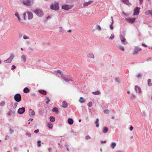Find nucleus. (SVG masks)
<instances>
[{
	"label": "nucleus",
	"instance_id": "obj_27",
	"mask_svg": "<svg viewBox=\"0 0 152 152\" xmlns=\"http://www.w3.org/2000/svg\"><path fill=\"white\" fill-rule=\"evenodd\" d=\"M47 126L49 128H50V129H52V128L53 127L52 124L51 123H48L47 125Z\"/></svg>",
	"mask_w": 152,
	"mask_h": 152
},
{
	"label": "nucleus",
	"instance_id": "obj_47",
	"mask_svg": "<svg viewBox=\"0 0 152 152\" xmlns=\"http://www.w3.org/2000/svg\"><path fill=\"white\" fill-rule=\"evenodd\" d=\"M10 132V134H12L14 132V130L13 129H9Z\"/></svg>",
	"mask_w": 152,
	"mask_h": 152
},
{
	"label": "nucleus",
	"instance_id": "obj_1",
	"mask_svg": "<svg viewBox=\"0 0 152 152\" xmlns=\"http://www.w3.org/2000/svg\"><path fill=\"white\" fill-rule=\"evenodd\" d=\"M27 15L28 19L29 20L31 19L33 17V14L31 12L28 11H27L26 13H25L23 14V16L24 20L26 19V16Z\"/></svg>",
	"mask_w": 152,
	"mask_h": 152
},
{
	"label": "nucleus",
	"instance_id": "obj_16",
	"mask_svg": "<svg viewBox=\"0 0 152 152\" xmlns=\"http://www.w3.org/2000/svg\"><path fill=\"white\" fill-rule=\"evenodd\" d=\"M79 101L81 103H83L86 102V100L83 97H80L79 100Z\"/></svg>",
	"mask_w": 152,
	"mask_h": 152
},
{
	"label": "nucleus",
	"instance_id": "obj_62",
	"mask_svg": "<svg viewBox=\"0 0 152 152\" xmlns=\"http://www.w3.org/2000/svg\"><path fill=\"white\" fill-rule=\"evenodd\" d=\"M133 129V127L132 126H131V127L129 128L130 130L131 131H132V130Z\"/></svg>",
	"mask_w": 152,
	"mask_h": 152
},
{
	"label": "nucleus",
	"instance_id": "obj_10",
	"mask_svg": "<svg viewBox=\"0 0 152 152\" xmlns=\"http://www.w3.org/2000/svg\"><path fill=\"white\" fill-rule=\"evenodd\" d=\"M141 50V48L139 47H136L134 50V52L133 53V55H135L138 53L139 51H140Z\"/></svg>",
	"mask_w": 152,
	"mask_h": 152
},
{
	"label": "nucleus",
	"instance_id": "obj_19",
	"mask_svg": "<svg viewBox=\"0 0 152 152\" xmlns=\"http://www.w3.org/2000/svg\"><path fill=\"white\" fill-rule=\"evenodd\" d=\"M108 131V129L107 127H104L102 129V132L104 133H107Z\"/></svg>",
	"mask_w": 152,
	"mask_h": 152
},
{
	"label": "nucleus",
	"instance_id": "obj_22",
	"mask_svg": "<svg viewBox=\"0 0 152 152\" xmlns=\"http://www.w3.org/2000/svg\"><path fill=\"white\" fill-rule=\"evenodd\" d=\"M92 93L95 95H98L100 94H101V92L99 91H97L95 92H92Z\"/></svg>",
	"mask_w": 152,
	"mask_h": 152
},
{
	"label": "nucleus",
	"instance_id": "obj_35",
	"mask_svg": "<svg viewBox=\"0 0 152 152\" xmlns=\"http://www.w3.org/2000/svg\"><path fill=\"white\" fill-rule=\"evenodd\" d=\"M151 11H150V10H148L145 12V14L147 15L149 14H151Z\"/></svg>",
	"mask_w": 152,
	"mask_h": 152
},
{
	"label": "nucleus",
	"instance_id": "obj_55",
	"mask_svg": "<svg viewBox=\"0 0 152 152\" xmlns=\"http://www.w3.org/2000/svg\"><path fill=\"white\" fill-rule=\"evenodd\" d=\"M28 49L30 50V51H33L34 50V49H33V48H31V47H29V48H28Z\"/></svg>",
	"mask_w": 152,
	"mask_h": 152
},
{
	"label": "nucleus",
	"instance_id": "obj_26",
	"mask_svg": "<svg viewBox=\"0 0 152 152\" xmlns=\"http://www.w3.org/2000/svg\"><path fill=\"white\" fill-rule=\"evenodd\" d=\"M49 119L50 121L52 122H53L55 121V118L53 116H51L50 117Z\"/></svg>",
	"mask_w": 152,
	"mask_h": 152
},
{
	"label": "nucleus",
	"instance_id": "obj_54",
	"mask_svg": "<svg viewBox=\"0 0 152 152\" xmlns=\"http://www.w3.org/2000/svg\"><path fill=\"white\" fill-rule=\"evenodd\" d=\"M16 68V66H15L14 65H13L12 66V67L11 68L12 70H14Z\"/></svg>",
	"mask_w": 152,
	"mask_h": 152
},
{
	"label": "nucleus",
	"instance_id": "obj_63",
	"mask_svg": "<svg viewBox=\"0 0 152 152\" xmlns=\"http://www.w3.org/2000/svg\"><path fill=\"white\" fill-rule=\"evenodd\" d=\"M142 45L144 47H147V45L144 43H142Z\"/></svg>",
	"mask_w": 152,
	"mask_h": 152
},
{
	"label": "nucleus",
	"instance_id": "obj_43",
	"mask_svg": "<svg viewBox=\"0 0 152 152\" xmlns=\"http://www.w3.org/2000/svg\"><path fill=\"white\" fill-rule=\"evenodd\" d=\"M119 48L122 51H124V47L122 46H119Z\"/></svg>",
	"mask_w": 152,
	"mask_h": 152
},
{
	"label": "nucleus",
	"instance_id": "obj_33",
	"mask_svg": "<svg viewBox=\"0 0 152 152\" xmlns=\"http://www.w3.org/2000/svg\"><path fill=\"white\" fill-rule=\"evenodd\" d=\"M21 59L24 62L26 61V58L24 55H23L21 56Z\"/></svg>",
	"mask_w": 152,
	"mask_h": 152
},
{
	"label": "nucleus",
	"instance_id": "obj_58",
	"mask_svg": "<svg viewBox=\"0 0 152 152\" xmlns=\"http://www.w3.org/2000/svg\"><path fill=\"white\" fill-rule=\"evenodd\" d=\"M71 133H73L75 135L76 134V133L74 132V131L73 130H72L70 132Z\"/></svg>",
	"mask_w": 152,
	"mask_h": 152
},
{
	"label": "nucleus",
	"instance_id": "obj_11",
	"mask_svg": "<svg viewBox=\"0 0 152 152\" xmlns=\"http://www.w3.org/2000/svg\"><path fill=\"white\" fill-rule=\"evenodd\" d=\"M135 90L137 93H140L141 92V90L140 87L137 86H135Z\"/></svg>",
	"mask_w": 152,
	"mask_h": 152
},
{
	"label": "nucleus",
	"instance_id": "obj_42",
	"mask_svg": "<svg viewBox=\"0 0 152 152\" xmlns=\"http://www.w3.org/2000/svg\"><path fill=\"white\" fill-rule=\"evenodd\" d=\"M115 81L117 83H120V81L118 77H116L115 78Z\"/></svg>",
	"mask_w": 152,
	"mask_h": 152
},
{
	"label": "nucleus",
	"instance_id": "obj_37",
	"mask_svg": "<svg viewBox=\"0 0 152 152\" xmlns=\"http://www.w3.org/2000/svg\"><path fill=\"white\" fill-rule=\"evenodd\" d=\"M125 4H128L129 3L128 0H121Z\"/></svg>",
	"mask_w": 152,
	"mask_h": 152
},
{
	"label": "nucleus",
	"instance_id": "obj_64",
	"mask_svg": "<svg viewBox=\"0 0 152 152\" xmlns=\"http://www.w3.org/2000/svg\"><path fill=\"white\" fill-rule=\"evenodd\" d=\"M13 102H11L10 103V106L11 107H12L13 106Z\"/></svg>",
	"mask_w": 152,
	"mask_h": 152
},
{
	"label": "nucleus",
	"instance_id": "obj_12",
	"mask_svg": "<svg viewBox=\"0 0 152 152\" xmlns=\"http://www.w3.org/2000/svg\"><path fill=\"white\" fill-rule=\"evenodd\" d=\"M126 20L129 23H133L135 21V18H126Z\"/></svg>",
	"mask_w": 152,
	"mask_h": 152
},
{
	"label": "nucleus",
	"instance_id": "obj_9",
	"mask_svg": "<svg viewBox=\"0 0 152 152\" xmlns=\"http://www.w3.org/2000/svg\"><path fill=\"white\" fill-rule=\"evenodd\" d=\"M25 109L24 107L19 108L18 111V113L20 115L23 114L25 112Z\"/></svg>",
	"mask_w": 152,
	"mask_h": 152
},
{
	"label": "nucleus",
	"instance_id": "obj_59",
	"mask_svg": "<svg viewBox=\"0 0 152 152\" xmlns=\"http://www.w3.org/2000/svg\"><path fill=\"white\" fill-rule=\"evenodd\" d=\"M50 101V99H48V100L46 102V103L47 104H48L49 102Z\"/></svg>",
	"mask_w": 152,
	"mask_h": 152
},
{
	"label": "nucleus",
	"instance_id": "obj_40",
	"mask_svg": "<svg viewBox=\"0 0 152 152\" xmlns=\"http://www.w3.org/2000/svg\"><path fill=\"white\" fill-rule=\"evenodd\" d=\"M37 146L38 147H40L41 146V141L40 140H38L37 141Z\"/></svg>",
	"mask_w": 152,
	"mask_h": 152
},
{
	"label": "nucleus",
	"instance_id": "obj_23",
	"mask_svg": "<svg viewBox=\"0 0 152 152\" xmlns=\"http://www.w3.org/2000/svg\"><path fill=\"white\" fill-rule=\"evenodd\" d=\"M87 57L90 58H94V56L93 54L92 53H89L87 56Z\"/></svg>",
	"mask_w": 152,
	"mask_h": 152
},
{
	"label": "nucleus",
	"instance_id": "obj_56",
	"mask_svg": "<svg viewBox=\"0 0 152 152\" xmlns=\"http://www.w3.org/2000/svg\"><path fill=\"white\" fill-rule=\"evenodd\" d=\"M39 132V130L38 129H36L34 131V133H37Z\"/></svg>",
	"mask_w": 152,
	"mask_h": 152
},
{
	"label": "nucleus",
	"instance_id": "obj_46",
	"mask_svg": "<svg viewBox=\"0 0 152 152\" xmlns=\"http://www.w3.org/2000/svg\"><path fill=\"white\" fill-rule=\"evenodd\" d=\"M104 112L105 113L107 114L109 113V111L108 110H104Z\"/></svg>",
	"mask_w": 152,
	"mask_h": 152
},
{
	"label": "nucleus",
	"instance_id": "obj_30",
	"mask_svg": "<svg viewBox=\"0 0 152 152\" xmlns=\"http://www.w3.org/2000/svg\"><path fill=\"white\" fill-rule=\"evenodd\" d=\"M15 15L16 16L18 19V20L20 22L21 21V19H20V18L19 16L18 15V13H16Z\"/></svg>",
	"mask_w": 152,
	"mask_h": 152
},
{
	"label": "nucleus",
	"instance_id": "obj_38",
	"mask_svg": "<svg viewBox=\"0 0 152 152\" xmlns=\"http://www.w3.org/2000/svg\"><path fill=\"white\" fill-rule=\"evenodd\" d=\"M5 104V102L4 101H2L0 103V105L1 106H3Z\"/></svg>",
	"mask_w": 152,
	"mask_h": 152
},
{
	"label": "nucleus",
	"instance_id": "obj_6",
	"mask_svg": "<svg viewBox=\"0 0 152 152\" xmlns=\"http://www.w3.org/2000/svg\"><path fill=\"white\" fill-rule=\"evenodd\" d=\"M120 39L121 43L124 45H126L127 44V42L126 41L125 38L122 35H120Z\"/></svg>",
	"mask_w": 152,
	"mask_h": 152
},
{
	"label": "nucleus",
	"instance_id": "obj_57",
	"mask_svg": "<svg viewBox=\"0 0 152 152\" xmlns=\"http://www.w3.org/2000/svg\"><path fill=\"white\" fill-rule=\"evenodd\" d=\"M19 37L20 38H21L22 37L23 35L21 33H19Z\"/></svg>",
	"mask_w": 152,
	"mask_h": 152
},
{
	"label": "nucleus",
	"instance_id": "obj_45",
	"mask_svg": "<svg viewBox=\"0 0 152 152\" xmlns=\"http://www.w3.org/2000/svg\"><path fill=\"white\" fill-rule=\"evenodd\" d=\"M60 74L61 75V77L63 79L66 76H65L63 74V73H61H61H60Z\"/></svg>",
	"mask_w": 152,
	"mask_h": 152
},
{
	"label": "nucleus",
	"instance_id": "obj_49",
	"mask_svg": "<svg viewBox=\"0 0 152 152\" xmlns=\"http://www.w3.org/2000/svg\"><path fill=\"white\" fill-rule=\"evenodd\" d=\"M97 29L99 30H100L101 29V28L99 25H97Z\"/></svg>",
	"mask_w": 152,
	"mask_h": 152
},
{
	"label": "nucleus",
	"instance_id": "obj_28",
	"mask_svg": "<svg viewBox=\"0 0 152 152\" xmlns=\"http://www.w3.org/2000/svg\"><path fill=\"white\" fill-rule=\"evenodd\" d=\"M11 61V60L9 58H8L6 60H4V62L5 63H10Z\"/></svg>",
	"mask_w": 152,
	"mask_h": 152
},
{
	"label": "nucleus",
	"instance_id": "obj_25",
	"mask_svg": "<svg viewBox=\"0 0 152 152\" xmlns=\"http://www.w3.org/2000/svg\"><path fill=\"white\" fill-rule=\"evenodd\" d=\"M148 84L149 86H152V83H151V79H149L148 80Z\"/></svg>",
	"mask_w": 152,
	"mask_h": 152
},
{
	"label": "nucleus",
	"instance_id": "obj_60",
	"mask_svg": "<svg viewBox=\"0 0 152 152\" xmlns=\"http://www.w3.org/2000/svg\"><path fill=\"white\" fill-rule=\"evenodd\" d=\"M143 0H139V3L141 5L142 3Z\"/></svg>",
	"mask_w": 152,
	"mask_h": 152
},
{
	"label": "nucleus",
	"instance_id": "obj_44",
	"mask_svg": "<svg viewBox=\"0 0 152 152\" xmlns=\"http://www.w3.org/2000/svg\"><path fill=\"white\" fill-rule=\"evenodd\" d=\"M113 24L111 23L110 25V28L111 30H113L114 28V27L113 26Z\"/></svg>",
	"mask_w": 152,
	"mask_h": 152
},
{
	"label": "nucleus",
	"instance_id": "obj_32",
	"mask_svg": "<svg viewBox=\"0 0 152 152\" xmlns=\"http://www.w3.org/2000/svg\"><path fill=\"white\" fill-rule=\"evenodd\" d=\"M116 145V144L114 142H112L111 144V147L113 149H114Z\"/></svg>",
	"mask_w": 152,
	"mask_h": 152
},
{
	"label": "nucleus",
	"instance_id": "obj_36",
	"mask_svg": "<svg viewBox=\"0 0 152 152\" xmlns=\"http://www.w3.org/2000/svg\"><path fill=\"white\" fill-rule=\"evenodd\" d=\"M114 38V35L113 34H112L109 38V39L111 40H113Z\"/></svg>",
	"mask_w": 152,
	"mask_h": 152
},
{
	"label": "nucleus",
	"instance_id": "obj_53",
	"mask_svg": "<svg viewBox=\"0 0 152 152\" xmlns=\"http://www.w3.org/2000/svg\"><path fill=\"white\" fill-rule=\"evenodd\" d=\"M141 76H142V75L141 74V73H139L137 75V78H139V77H141Z\"/></svg>",
	"mask_w": 152,
	"mask_h": 152
},
{
	"label": "nucleus",
	"instance_id": "obj_29",
	"mask_svg": "<svg viewBox=\"0 0 152 152\" xmlns=\"http://www.w3.org/2000/svg\"><path fill=\"white\" fill-rule=\"evenodd\" d=\"M63 79L66 82H69L70 81H72L71 79L69 78H67L66 76Z\"/></svg>",
	"mask_w": 152,
	"mask_h": 152
},
{
	"label": "nucleus",
	"instance_id": "obj_8",
	"mask_svg": "<svg viewBox=\"0 0 152 152\" xmlns=\"http://www.w3.org/2000/svg\"><path fill=\"white\" fill-rule=\"evenodd\" d=\"M140 8L138 7H136L134 10V13L133 15H137L139 13L140 10Z\"/></svg>",
	"mask_w": 152,
	"mask_h": 152
},
{
	"label": "nucleus",
	"instance_id": "obj_51",
	"mask_svg": "<svg viewBox=\"0 0 152 152\" xmlns=\"http://www.w3.org/2000/svg\"><path fill=\"white\" fill-rule=\"evenodd\" d=\"M18 104V103L17 102H16L15 103V104L13 106V108L14 109H15L16 107Z\"/></svg>",
	"mask_w": 152,
	"mask_h": 152
},
{
	"label": "nucleus",
	"instance_id": "obj_14",
	"mask_svg": "<svg viewBox=\"0 0 152 152\" xmlns=\"http://www.w3.org/2000/svg\"><path fill=\"white\" fill-rule=\"evenodd\" d=\"M68 123L69 125H72L74 122L73 119L71 118H69L68 119Z\"/></svg>",
	"mask_w": 152,
	"mask_h": 152
},
{
	"label": "nucleus",
	"instance_id": "obj_24",
	"mask_svg": "<svg viewBox=\"0 0 152 152\" xmlns=\"http://www.w3.org/2000/svg\"><path fill=\"white\" fill-rule=\"evenodd\" d=\"M99 119L98 118H97L96 121H95L94 123L96 124V127H98L99 126Z\"/></svg>",
	"mask_w": 152,
	"mask_h": 152
},
{
	"label": "nucleus",
	"instance_id": "obj_7",
	"mask_svg": "<svg viewBox=\"0 0 152 152\" xmlns=\"http://www.w3.org/2000/svg\"><path fill=\"white\" fill-rule=\"evenodd\" d=\"M72 6L70 5L64 4L62 6V8L65 10H68L72 8Z\"/></svg>",
	"mask_w": 152,
	"mask_h": 152
},
{
	"label": "nucleus",
	"instance_id": "obj_13",
	"mask_svg": "<svg viewBox=\"0 0 152 152\" xmlns=\"http://www.w3.org/2000/svg\"><path fill=\"white\" fill-rule=\"evenodd\" d=\"M92 1H91L85 2L84 3L83 6H84V7L88 6L89 5H90L92 3Z\"/></svg>",
	"mask_w": 152,
	"mask_h": 152
},
{
	"label": "nucleus",
	"instance_id": "obj_39",
	"mask_svg": "<svg viewBox=\"0 0 152 152\" xmlns=\"http://www.w3.org/2000/svg\"><path fill=\"white\" fill-rule=\"evenodd\" d=\"M54 72L58 74V73H60L61 72V71L59 70H56L54 71Z\"/></svg>",
	"mask_w": 152,
	"mask_h": 152
},
{
	"label": "nucleus",
	"instance_id": "obj_2",
	"mask_svg": "<svg viewBox=\"0 0 152 152\" xmlns=\"http://www.w3.org/2000/svg\"><path fill=\"white\" fill-rule=\"evenodd\" d=\"M32 11L39 17H42L43 16V13L41 9H37L34 10H32Z\"/></svg>",
	"mask_w": 152,
	"mask_h": 152
},
{
	"label": "nucleus",
	"instance_id": "obj_3",
	"mask_svg": "<svg viewBox=\"0 0 152 152\" xmlns=\"http://www.w3.org/2000/svg\"><path fill=\"white\" fill-rule=\"evenodd\" d=\"M33 0H22L23 4L26 6H30L33 4Z\"/></svg>",
	"mask_w": 152,
	"mask_h": 152
},
{
	"label": "nucleus",
	"instance_id": "obj_48",
	"mask_svg": "<svg viewBox=\"0 0 152 152\" xmlns=\"http://www.w3.org/2000/svg\"><path fill=\"white\" fill-rule=\"evenodd\" d=\"M26 135L28 136L29 137H31V134L28 133V132H26Z\"/></svg>",
	"mask_w": 152,
	"mask_h": 152
},
{
	"label": "nucleus",
	"instance_id": "obj_20",
	"mask_svg": "<svg viewBox=\"0 0 152 152\" xmlns=\"http://www.w3.org/2000/svg\"><path fill=\"white\" fill-rule=\"evenodd\" d=\"M67 106V104L65 101H64L62 102V107L63 108H66Z\"/></svg>",
	"mask_w": 152,
	"mask_h": 152
},
{
	"label": "nucleus",
	"instance_id": "obj_18",
	"mask_svg": "<svg viewBox=\"0 0 152 152\" xmlns=\"http://www.w3.org/2000/svg\"><path fill=\"white\" fill-rule=\"evenodd\" d=\"M30 91L29 89L27 87L25 88L23 90V91L25 93H27L30 92Z\"/></svg>",
	"mask_w": 152,
	"mask_h": 152
},
{
	"label": "nucleus",
	"instance_id": "obj_34",
	"mask_svg": "<svg viewBox=\"0 0 152 152\" xmlns=\"http://www.w3.org/2000/svg\"><path fill=\"white\" fill-rule=\"evenodd\" d=\"M136 98V96L134 94H131V96L130 97V99H135Z\"/></svg>",
	"mask_w": 152,
	"mask_h": 152
},
{
	"label": "nucleus",
	"instance_id": "obj_15",
	"mask_svg": "<svg viewBox=\"0 0 152 152\" xmlns=\"http://www.w3.org/2000/svg\"><path fill=\"white\" fill-rule=\"evenodd\" d=\"M38 92L40 94H42L44 95H45L47 94L46 91L43 90H40L38 91Z\"/></svg>",
	"mask_w": 152,
	"mask_h": 152
},
{
	"label": "nucleus",
	"instance_id": "obj_31",
	"mask_svg": "<svg viewBox=\"0 0 152 152\" xmlns=\"http://www.w3.org/2000/svg\"><path fill=\"white\" fill-rule=\"evenodd\" d=\"M14 57V56L13 54V53H11L10 54V57L9 58L11 60V61H12Z\"/></svg>",
	"mask_w": 152,
	"mask_h": 152
},
{
	"label": "nucleus",
	"instance_id": "obj_61",
	"mask_svg": "<svg viewBox=\"0 0 152 152\" xmlns=\"http://www.w3.org/2000/svg\"><path fill=\"white\" fill-rule=\"evenodd\" d=\"M7 114L9 116L11 115V111H10V112L8 113Z\"/></svg>",
	"mask_w": 152,
	"mask_h": 152
},
{
	"label": "nucleus",
	"instance_id": "obj_5",
	"mask_svg": "<svg viewBox=\"0 0 152 152\" xmlns=\"http://www.w3.org/2000/svg\"><path fill=\"white\" fill-rule=\"evenodd\" d=\"M59 7L58 3H54L52 4L50 6V9L55 11H57L59 9Z\"/></svg>",
	"mask_w": 152,
	"mask_h": 152
},
{
	"label": "nucleus",
	"instance_id": "obj_17",
	"mask_svg": "<svg viewBox=\"0 0 152 152\" xmlns=\"http://www.w3.org/2000/svg\"><path fill=\"white\" fill-rule=\"evenodd\" d=\"M52 111L53 112L55 113L56 114H58L59 112L58 108L56 107H54Z\"/></svg>",
	"mask_w": 152,
	"mask_h": 152
},
{
	"label": "nucleus",
	"instance_id": "obj_41",
	"mask_svg": "<svg viewBox=\"0 0 152 152\" xmlns=\"http://www.w3.org/2000/svg\"><path fill=\"white\" fill-rule=\"evenodd\" d=\"M92 105V103L91 102H88L87 104V105L88 107H91Z\"/></svg>",
	"mask_w": 152,
	"mask_h": 152
},
{
	"label": "nucleus",
	"instance_id": "obj_21",
	"mask_svg": "<svg viewBox=\"0 0 152 152\" xmlns=\"http://www.w3.org/2000/svg\"><path fill=\"white\" fill-rule=\"evenodd\" d=\"M29 111L31 112V114H29L30 116H31L34 115H35V112L32 109H29Z\"/></svg>",
	"mask_w": 152,
	"mask_h": 152
},
{
	"label": "nucleus",
	"instance_id": "obj_50",
	"mask_svg": "<svg viewBox=\"0 0 152 152\" xmlns=\"http://www.w3.org/2000/svg\"><path fill=\"white\" fill-rule=\"evenodd\" d=\"M85 138L86 140H87L90 139L91 137L89 135H87L85 137Z\"/></svg>",
	"mask_w": 152,
	"mask_h": 152
},
{
	"label": "nucleus",
	"instance_id": "obj_52",
	"mask_svg": "<svg viewBox=\"0 0 152 152\" xmlns=\"http://www.w3.org/2000/svg\"><path fill=\"white\" fill-rule=\"evenodd\" d=\"M23 38L25 39H29V37L26 35H24Z\"/></svg>",
	"mask_w": 152,
	"mask_h": 152
},
{
	"label": "nucleus",
	"instance_id": "obj_4",
	"mask_svg": "<svg viewBox=\"0 0 152 152\" xmlns=\"http://www.w3.org/2000/svg\"><path fill=\"white\" fill-rule=\"evenodd\" d=\"M15 100L17 102H19L21 100V96L20 94L18 93L15 94L14 96Z\"/></svg>",
	"mask_w": 152,
	"mask_h": 152
}]
</instances>
